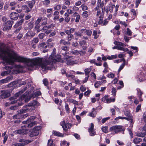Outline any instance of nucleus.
<instances>
[{"label": "nucleus", "mask_w": 146, "mask_h": 146, "mask_svg": "<svg viewBox=\"0 0 146 146\" xmlns=\"http://www.w3.org/2000/svg\"><path fill=\"white\" fill-rule=\"evenodd\" d=\"M0 58L8 63L17 61L24 62L29 66H40L43 71L52 70L54 66L48 60H46L44 58L37 57L31 59L21 57L3 43L0 44Z\"/></svg>", "instance_id": "f257e3e1"}, {"label": "nucleus", "mask_w": 146, "mask_h": 146, "mask_svg": "<svg viewBox=\"0 0 146 146\" xmlns=\"http://www.w3.org/2000/svg\"><path fill=\"white\" fill-rule=\"evenodd\" d=\"M30 105L29 104L28 105L24 107L23 109L20 110V113L13 116V119H18L19 118V116L21 113H24L29 111H31L32 110H35V107Z\"/></svg>", "instance_id": "f03ea898"}, {"label": "nucleus", "mask_w": 146, "mask_h": 146, "mask_svg": "<svg viewBox=\"0 0 146 146\" xmlns=\"http://www.w3.org/2000/svg\"><path fill=\"white\" fill-rule=\"evenodd\" d=\"M72 57L70 56H65L64 59L66 61L67 65H73L74 64H76L78 63V62L77 61L72 60Z\"/></svg>", "instance_id": "7ed1b4c3"}, {"label": "nucleus", "mask_w": 146, "mask_h": 146, "mask_svg": "<svg viewBox=\"0 0 146 146\" xmlns=\"http://www.w3.org/2000/svg\"><path fill=\"white\" fill-rule=\"evenodd\" d=\"M110 130L111 131L114 130L115 133L123 131L122 127L119 125H115L111 127L110 128Z\"/></svg>", "instance_id": "20e7f679"}, {"label": "nucleus", "mask_w": 146, "mask_h": 146, "mask_svg": "<svg viewBox=\"0 0 146 146\" xmlns=\"http://www.w3.org/2000/svg\"><path fill=\"white\" fill-rule=\"evenodd\" d=\"M60 125L62 126L63 130L65 131L67 130L68 128H70L72 126L71 124L70 123H67L66 124L64 121L61 122Z\"/></svg>", "instance_id": "39448f33"}, {"label": "nucleus", "mask_w": 146, "mask_h": 146, "mask_svg": "<svg viewBox=\"0 0 146 146\" xmlns=\"http://www.w3.org/2000/svg\"><path fill=\"white\" fill-rule=\"evenodd\" d=\"M2 94L0 95V97L2 99L6 98L10 96L9 92L7 90H2L1 91Z\"/></svg>", "instance_id": "423d86ee"}, {"label": "nucleus", "mask_w": 146, "mask_h": 146, "mask_svg": "<svg viewBox=\"0 0 146 146\" xmlns=\"http://www.w3.org/2000/svg\"><path fill=\"white\" fill-rule=\"evenodd\" d=\"M103 101L104 100H106L105 102L107 103H109L111 102H114L115 100V98H109L108 96H105L102 98Z\"/></svg>", "instance_id": "0eeeda50"}, {"label": "nucleus", "mask_w": 146, "mask_h": 146, "mask_svg": "<svg viewBox=\"0 0 146 146\" xmlns=\"http://www.w3.org/2000/svg\"><path fill=\"white\" fill-rule=\"evenodd\" d=\"M24 19H22L20 21H17L15 25L14 26V28H18L21 29V25L22 24L23 22L24 21Z\"/></svg>", "instance_id": "6e6552de"}, {"label": "nucleus", "mask_w": 146, "mask_h": 146, "mask_svg": "<svg viewBox=\"0 0 146 146\" xmlns=\"http://www.w3.org/2000/svg\"><path fill=\"white\" fill-rule=\"evenodd\" d=\"M24 19H22L20 21H17L15 25L14 26V28H18L21 29V25L22 24L23 22L24 21Z\"/></svg>", "instance_id": "1a4fd4ad"}, {"label": "nucleus", "mask_w": 146, "mask_h": 146, "mask_svg": "<svg viewBox=\"0 0 146 146\" xmlns=\"http://www.w3.org/2000/svg\"><path fill=\"white\" fill-rule=\"evenodd\" d=\"M94 125L92 123H91L90 127L88 129V131L91 136H94L96 134V132L94 129Z\"/></svg>", "instance_id": "9d476101"}, {"label": "nucleus", "mask_w": 146, "mask_h": 146, "mask_svg": "<svg viewBox=\"0 0 146 146\" xmlns=\"http://www.w3.org/2000/svg\"><path fill=\"white\" fill-rule=\"evenodd\" d=\"M19 15L17 13L12 12L10 14L9 16L11 19L17 20L19 17Z\"/></svg>", "instance_id": "9b49d317"}, {"label": "nucleus", "mask_w": 146, "mask_h": 146, "mask_svg": "<svg viewBox=\"0 0 146 146\" xmlns=\"http://www.w3.org/2000/svg\"><path fill=\"white\" fill-rule=\"evenodd\" d=\"M82 33L83 34H86L88 36H90L92 34V31L90 30H87L86 29H82L81 30Z\"/></svg>", "instance_id": "f8f14e48"}, {"label": "nucleus", "mask_w": 146, "mask_h": 146, "mask_svg": "<svg viewBox=\"0 0 146 146\" xmlns=\"http://www.w3.org/2000/svg\"><path fill=\"white\" fill-rule=\"evenodd\" d=\"M35 3V1L33 0L30 1H27L25 3L26 4L28 5V7L31 11Z\"/></svg>", "instance_id": "ddd939ff"}, {"label": "nucleus", "mask_w": 146, "mask_h": 146, "mask_svg": "<svg viewBox=\"0 0 146 146\" xmlns=\"http://www.w3.org/2000/svg\"><path fill=\"white\" fill-rule=\"evenodd\" d=\"M54 56V58H56V59L53 60V61H52V59H51L50 60H49L48 59L49 62H51V63H52V64L54 65L53 68H52V70L53 69H54L55 68L54 63L56 61H57V59L59 60L60 58V56L59 55H57V56L55 55Z\"/></svg>", "instance_id": "4468645a"}, {"label": "nucleus", "mask_w": 146, "mask_h": 146, "mask_svg": "<svg viewBox=\"0 0 146 146\" xmlns=\"http://www.w3.org/2000/svg\"><path fill=\"white\" fill-rule=\"evenodd\" d=\"M13 78V77L9 76L7 77L6 78L1 80L0 82L1 83H6L12 80Z\"/></svg>", "instance_id": "2eb2a0df"}, {"label": "nucleus", "mask_w": 146, "mask_h": 146, "mask_svg": "<svg viewBox=\"0 0 146 146\" xmlns=\"http://www.w3.org/2000/svg\"><path fill=\"white\" fill-rule=\"evenodd\" d=\"M27 129H22L15 131V132L17 134L23 135L27 133Z\"/></svg>", "instance_id": "dca6fc26"}, {"label": "nucleus", "mask_w": 146, "mask_h": 146, "mask_svg": "<svg viewBox=\"0 0 146 146\" xmlns=\"http://www.w3.org/2000/svg\"><path fill=\"white\" fill-rule=\"evenodd\" d=\"M56 54V49L55 48H54L53 49V52H52L51 54L50 55V57H49L48 59L49 60H50L51 59H52V61H53V60L56 59V58H54V56Z\"/></svg>", "instance_id": "f3484780"}, {"label": "nucleus", "mask_w": 146, "mask_h": 146, "mask_svg": "<svg viewBox=\"0 0 146 146\" xmlns=\"http://www.w3.org/2000/svg\"><path fill=\"white\" fill-rule=\"evenodd\" d=\"M22 9L23 10H26L25 12L28 13L30 12L31 11L28 6L26 5H23L21 7Z\"/></svg>", "instance_id": "a211bd4d"}, {"label": "nucleus", "mask_w": 146, "mask_h": 146, "mask_svg": "<svg viewBox=\"0 0 146 146\" xmlns=\"http://www.w3.org/2000/svg\"><path fill=\"white\" fill-rule=\"evenodd\" d=\"M21 79H19L17 80V81H15L13 82V84H19L22 85H24L26 84V82L25 81H23L21 82Z\"/></svg>", "instance_id": "6ab92c4d"}, {"label": "nucleus", "mask_w": 146, "mask_h": 146, "mask_svg": "<svg viewBox=\"0 0 146 146\" xmlns=\"http://www.w3.org/2000/svg\"><path fill=\"white\" fill-rule=\"evenodd\" d=\"M59 14V12L57 11H55L53 14V15L54 16V17L53 18V20L54 21H56L57 20H58L59 18V16H58V15Z\"/></svg>", "instance_id": "aec40b11"}, {"label": "nucleus", "mask_w": 146, "mask_h": 146, "mask_svg": "<svg viewBox=\"0 0 146 146\" xmlns=\"http://www.w3.org/2000/svg\"><path fill=\"white\" fill-rule=\"evenodd\" d=\"M35 119V117L33 116L31 117L27 120L23 121L22 123L23 124H28L30 122H31L32 120H33Z\"/></svg>", "instance_id": "412c9836"}, {"label": "nucleus", "mask_w": 146, "mask_h": 146, "mask_svg": "<svg viewBox=\"0 0 146 146\" xmlns=\"http://www.w3.org/2000/svg\"><path fill=\"white\" fill-rule=\"evenodd\" d=\"M52 133L55 135L59 137H62L64 136V135L62 133H60L59 132H58L55 131H53Z\"/></svg>", "instance_id": "4be33fe9"}, {"label": "nucleus", "mask_w": 146, "mask_h": 146, "mask_svg": "<svg viewBox=\"0 0 146 146\" xmlns=\"http://www.w3.org/2000/svg\"><path fill=\"white\" fill-rule=\"evenodd\" d=\"M35 32L33 31L30 30L27 33L26 35L27 36L32 37L35 35Z\"/></svg>", "instance_id": "5701e85b"}, {"label": "nucleus", "mask_w": 146, "mask_h": 146, "mask_svg": "<svg viewBox=\"0 0 146 146\" xmlns=\"http://www.w3.org/2000/svg\"><path fill=\"white\" fill-rule=\"evenodd\" d=\"M104 17L103 15H101L100 16H99V20L98 21V24L99 25H102L103 23V18Z\"/></svg>", "instance_id": "b1692460"}, {"label": "nucleus", "mask_w": 146, "mask_h": 146, "mask_svg": "<svg viewBox=\"0 0 146 146\" xmlns=\"http://www.w3.org/2000/svg\"><path fill=\"white\" fill-rule=\"evenodd\" d=\"M142 141V139L139 138L135 137L133 140V142L135 144L139 143Z\"/></svg>", "instance_id": "393cba45"}, {"label": "nucleus", "mask_w": 146, "mask_h": 146, "mask_svg": "<svg viewBox=\"0 0 146 146\" xmlns=\"http://www.w3.org/2000/svg\"><path fill=\"white\" fill-rule=\"evenodd\" d=\"M93 110L92 112L89 114V115L92 117H94L96 116V111L93 108Z\"/></svg>", "instance_id": "a878e982"}, {"label": "nucleus", "mask_w": 146, "mask_h": 146, "mask_svg": "<svg viewBox=\"0 0 146 146\" xmlns=\"http://www.w3.org/2000/svg\"><path fill=\"white\" fill-rule=\"evenodd\" d=\"M39 133L38 131L33 130L31 132V133L30 135L31 137H33L34 136H36L38 135Z\"/></svg>", "instance_id": "bb28decb"}, {"label": "nucleus", "mask_w": 146, "mask_h": 146, "mask_svg": "<svg viewBox=\"0 0 146 146\" xmlns=\"http://www.w3.org/2000/svg\"><path fill=\"white\" fill-rule=\"evenodd\" d=\"M48 44H46L45 43H43L40 44L39 45V47L42 49L46 48L47 47Z\"/></svg>", "instance_id": "cd10ccee"}, {"label": "nucleus", "mask_w": 146, "mask_h": 146, "mask_svg": "<svg viewBox=\"0 0 146 146\" xmlns=\"http://www.w3.org/2000/svg\"><path fill=\"white\" fill-rule=\"evenodd\" d=\"M90 62L91 63H93L95 64L96 66H100L102 65V63H97L96 62V60L95 59H93L90 60Z\"/></svg>", "instance_id": "c85d7f7f"}, {"label": "nucleus", "mask_w": 146, "mask_h": 146, "mask_svg": "<svg viewBox=\"0 0 146 146\" xmlns=\"http://www.w3.org/2000/svg\"><path fill=\"white\" fill-rule=\"evenodd\" d=\"M11 72L10 70H8L2 72L1 74V75L2 76L7 75V74H10Z\"/></svg>", "instance_id": "c756f323"}, {"label": "nucleus", "mask_w": 146, "mask_h": 146, "mask_svg": "<svg viewBox=\"0 0 146 146\" xmlns=\"http://www.w3.org/2000/svg\"><path fill=\"white\" fill-rule=\"evenodd\" d=\"M13 23V21H8L6 23H5L4 25L7 26H11V28L12 27V25Z\"/></svg>", "instance_id": "7c9ffc66"}, {"label": "nucleus", "mask_w": 146, "mask_h": 146, "mask_svg": "<svg viewBox=\"0 0 146 146\" xmlns=\"http://www.w3.org/2000/svg\"><path fill=\"white\" fill-rule=\"evenodd\" d=\"M137 93L138 95V96L139 98L140 101V102H141L143 101V99L142 98H141V97L143 94V93L139 89L137 90Z\"/></svg>", "instance_id": "2f4dec72"}, {"label": "nucleus", "mask_w": 146, "mask_h": 146, "mask_svg": "<svg viewBox=\"0 0 146 146\" xmlns=\"http://www.w3.org/2000/svg\"><path fill=\"white\" fill-rule=\"evenodd\" d=\"M114 44L117 46H121L123 47L125 46L124 44L122 43V42L117 41H115L114 42Z\"/></svg>", "instance_id": "473e14b6"}, {"label": "nucleus", "mask_w": 146, "mask_h": 146, "mask_svg": "<svg viewBox=\"0 0 146 146\" xmlns=\"http://www.w3.org/2000/svg\"><path fill=\"white\" fill-rule=\"evenodd\" d=\"M40 26L41 25H35L34 29L36 31L37 33L39 32L41 30L40 29Z\"/></svg>", "instance_id": "72a5a7b5"}, {"label": "nucleus", "mask_w": 146, "mask_h": 146, "mask_svg": "<svg viewBox=\"0 0 146 146\" xmlns=\"http://www.w3.org/2000/svg\"><path fill=\"white\" fill-rule=\"evenodd\" d=\"M70 53L72 54L78 55H79V52L78 50L72 49L70 51Z\"/></svg>", "instance_id": "f704fd0d"}, {"label": "nucleus", "mask_w": 146, "mask_h": 146, "mask_svg": "<svg viewBox=\"0 0 146 146\" xmlns=\"http://www.w3.org/2000/svg\"><path fill=\"white\" fill-rule=\"evenodd\" d=\"M117 49L119 50H123L125 52H127L128 51V49L127 48H123V47L118 46Z\"/></svg>", "instance_id": "c9c22d12"}, {"label": "nucleus", "mask_w": 146, "mask_h": 146, "mask_svg": "<svg viewBox=\"0 0 146 146\" xmlns=\"http://www.w3.org/2000/svg\"><path fill=\"white\" fill-rule=\"evenodd\" d=\"M29 105L32 106H37L38 105V103L37 101H33L29 103Z\"/></svg>", "instance_id": "e433bc0d"}, {"label": "nucleus", "mask_w": 146, "mask_h": 146, "mask_svg": "<svg viewBox=\"0 0 146 146\" xmlns=\"http://www.w3.org/2000/svg\"><path fill=\"white\" fill-rule=\"evenodd\" d=\"M84 71H85V75L86 76H89L90 73V72L91 71V69L89 68H86V69H85Z\"/></svg>", "instance_id": "4c0bfd02"}, {"label": "nucleus", "mask_w": 146, "mask_h": 146, "mask_svg": "<svg viewBox=\"0 0 146 146\" xmlns=\"http://www.w3.org/2000/svg\"><path fill=\"white\" fill-rule=\"evenodd\" d=\"M60 44H62L64 45H66L70 44L69 41L66 42L64 40H61L60 41Z\"/></svg>", "instance_id": "58836bf2"}, {"label": "nucleus", "mask_w": 146, "mask_h": 146, "mask_svg": "<svg viewBox=\"0 0 146 146\" xmlns=\"http://www.w3.org/2000/svg\"><path fill=\"white\" fill-rule=\"evenodd\" d=\"M92 35L94 36V38L96 39L98 37V35H97V31L96 30H94L93 31Z\"/></svg>", "instance_id": "ea45409f"}, {"label": "nucleus", "mask_w": 146, "mask_h": 146, "mask_svg": "<svg viewBox=\"0 0 146 146\" xmlns=\"http://www.w3.org/2000/svg\"><path fill=\"white\" fill-rule=\"evenodd\" d=\"M69 143H67L65 141H62L61 142L60 146H69Z\"/></svg>", "instance_id": "a19ab883"}, {"label": "nucleus", "mask_w": 146, "mask_h": 146, "mask_svg": "<svg viewBox=\"0 0 146 146\" xmlns=\"http://www.w3.org/2000/svg\"><path fill=\"white\" fill-rule=\"evenodd\" d=\"M115 6L114 5H111L109 7V11L111 13L113 12V9H115Z\"/></svg>", "instance_id": "79ce46f5"}, {"label": "nucleus", "mask_w": 146, "mask_h": 146, "mask_svg": "<svg viewBox=\"0 0 146 146\" xmlns=\"http://www.w3.org/2000/svg\"><path fill=\"white\" fill-rule=\"evenodd\" d=\"M88 12L87 11H85L83 12L82 16L84 18H87L88 16Z\"/></svg>", "instance_id": "37998d69"}, {"label": "nucleus", "mask_w": 146, "mask_h": 146, "mask_svg": "<svg viewBox=\"0 0 146 146\" xmlns=\"http://www.w3.org/2000/svg\"><path fill=\"white\" fill-rule=\"evenodd\" d=\"M117 57V55H112L111 56H108L107 57V59L109 60H112L113 59L116 58Z\"/></svg>", "instance_id": "c03bdc74"}, {"label": "nucleus", "mask_w": 146, "mask_h": 146, "mask_svg": "<svg viewBox=\"0 0 146 146\" xmlns=\"http://www.w3.org/2000/svg\"><path fill=\"white\" fill-rule=\"evenodd\" d=\"M65 108L67 113H70V108L67 103L65 104Z\"/></svg>", "instance_id": "a18cd8bd"}, {"label": "nucleus", "mask_w": 146, "mask_h": 146, "mask_svg": "<svg viewBox=\"0 0 146 146\" xmlns=\"http://www.w3.org/2000/svg\"><path fill=\"white\" fill-rule=\"evenodd\" d=\"M146 133H144V132H143V133H139L137 134V135L138 136L140 137H143L145 136Z\"/></svg>", "instance_id": "49530a36"}, {"label": "nucleus", "mask_w": 146, "mask_h": 146, "mask_svg": "<svg viewBox=\"0 0 146 146\" xmlns=\"http://www.w3.org/2000/svg\"><path fill=\"white\" fill-rule=\"evenodd\" d=\"M4 27L3 29V30L4 31H8L11 29V26H7L6 25Z\"/></svg>", "instance_id": "de8ad7c7"}, {"label": "nucleus", "mask_w": 146, "mask_h": 146, "mask_svg": "<svg viewBox=\"0 0 146 146\" xmlns=\"http://www.w3.org/2000/svg\"><path fill=\"white\" fill-rule=\"evenodd\" d=\"M33 120H32L31 122L28 123L27 125V126L29 127H31L35 125V122H33L32 121Z\"/></svg>", "instance_id": "09e8293b"}, {"label": "nucleus", "mask_w": 146, "mask_h": 146, "mask_svg": "<svg viewBox=\"0 0 146 146\" xmlns=\"http://www.w3.org/2000/svg\"><path fill=\"white\" fill-rule=\"evenodd\" d=\"M97 4H99V6H100L102 8V11L103 12V6H104V3L103 1H100V2H98Z\"/></svg>", "instance_id": "8fccbe9b"}, {"label": "nucleus", "mask_w": 146, "mask_h": 146, "mask_svg": "<svg viewBox=\"0 0 146 146\" xmlns=\"http://www.w3.org/2000/svg\"><path fill=\"white\" fill-rule=\"evenodd\" d=\"M116 89L115 88L113 87L112 89L111 92L112 95L114 96H115L116 94Z\"/></svg>", "instance_id": "3c124183"}, {"label": "nucleus", "mask_w": 146, "mask_h": 146, "mask_svg": "<svg viewBox=\"0 0 146 146\" xmlns=\"http://www.w3.org/2000/svg\"><path fill=\"white\" fill-rule=\"evenodd\" d=\"M50 1L49 0H45L43 1V4L45 6L48 5L50 3Z\"/></svg>", "instance_id": "603ef678"}, {"label": "nucleus", "mask_w": 146, "mask_h": 146, "mask_svg": "<svg viewBox=\"0 0 146 146\" xmlns=\"http://www.w3.org/2000/svg\"><path fill=\"white\" fill-rule=\"evenodd\" d=\"M127 31H126L127 34L128 36H130L131 35L132 33L131 31L129 28H127Z\"/></svg>", "instance_id": "864d4df0"}, {"label": "nucleus", "mask_w": 146, "mask_h": 146, "mask_svg": "<svg viewBox=\"0 0 146 146\" xmlns=\"http://www.w3.org/2000/svg\"><path fill=\"white\" fill-rule=\"evenodd\" d=\"M28 25L30 29H31L34 27V25L32 21H31L28 24Z\"/></svg>", "instance_id": "5fc2aeb1"}, {"label": "nucleus", "mask_w": 146, "mask_h": 146, "mask_svg": "<svg viewBox=\"0 0 146 146\" xmlns=\"http://www.w3.org/2000/svg\"><path fill=\"white\" fill-rule=\"evenodd\" d=\"M82 8V9L83 11H86L88 10V7L85 5H82L81 6Z\"/></svg>", "instance_id": "6e6d98bb"}, {"label": "nucleus", "mask_w": 146, "mask_h": 146, "mask_svg": "<svg viewBox=\"0 0 146 146\" xmlns=\"http://www.w3.org/2000/svg\"><path fill=\"white\" fill-rule=\"evenodd\" d=\"M91 92V91L90 90H88L87 91L85 92L84 94L85 96H88L90 93Z\"/></svg>", "instance_id": "4d7b16f0"}, {"label": "nucleus", "mask_w": 146, "mask_h": 146, "mask_svg": "<svg viewBox=\"0 0 146 146\" xmlns=\"http://www.w3.org/2000/svg\"><path fill=\"white\" fill-rule=\"evenodd\" d=\"M80 90L82 92H84L86 90V88L85 86L82 85L80 87Z\"/></svg>", "instance_id": "13d9d810"}, {"label": "nucleus", "mask_w": 146, "mask_h": 146, "mask_svg": "<svg viewBox=\"0 0 146 146\" xmlns=\"http://www.w3.org/2000/svg\"><path fill=\"white\" fill-rule=\"evenodd\" d=\"M143 120L145 123H146V111L144 112L143 115Z\"/></svg>", "instance_id": "bf43d9fd"}, {"label": "nucleus", "mask_w": 146, "mask_h": 146, "mask_svg": "<svg viewBox=\"0 0 146 146\" xmlns=\"http://www.w3.org/2000/svg\"><path fill=\"white\" fill-rule=\"evenodd\" d=\"M43 84L45 86H47L48 84V82L47 79H45L43 80Z\"/></svg>", "instance_id": "052dcab7"}, {"label": "nucleus", "mask_w": 146, "mask_h": 146, "mask_svg": "<svg viewBox=\"0 0 146 146\" xmlns=\"http://www.w3.org/2000/svg\"><path fill=\"white\" fill-rule=\"evenodd\" d=\"M45 36V34L44 33H42L38 35V37L40 39H42L44 37V36Z\"/></svg>", "instance_id": "680f3d73"}, {"label": "nucleus", "mask_w": 146, "mask_h": 146, "mask_svg": "<svg viewBox=\"0 0 146 146\" xmlns=\"http://www.w3.org/2000/svg\"><path fill=\"white\" fill-rule=\"evenodd\" d=\"M53 145V141L52 140H49L48 141V145L49 146H52Z\"/></svg>", "instance_id": "e2e57ef3"}, {"label": "nucleus", "mask_w": 146, "mask_h": 146, "mask_svg": "<svg viewBox=\"0 0 146 146\" xmlns=\"http://www.w3.org/2000/svg\"><path fill=\"white\" fill-rule=\"evenodd\" d=\"M38 41V38H35L32 40L33 42L35 44L37 43Z\"/></svg>", "instance_id": "0e129e2a"}, {"label": "nucleus", "mask_w": 146, "mask_h": 146, "mask_svg": "<svg viewBox=\"0 0 146 146\" xmlns=\"http://www.w3.org/2000/svg\"><path fill=\"white\" fill-rule=\"evenodd\" d=\"M108 128L106 127H103L102 128V131L105 133H107L108 132Z\"/></svg>", "instance_id": "69168bd1"}, {"label": "nucleus", "mask_w": 146, "mask_h": 146, "mask_svg": "<svg viewBox=\"0 0 146 146\" xmlns=\"http://www.w3.org/2000/svg\"><path fill=\"white\" fill-rule=\"evenodd\" d=\"M125 65V63H123L120 66L118 70L119 73L122 70Z\"/></svg>", "instance_id": "338daca9"}, {"label": "nucleus", "mask_w": 146, "mask_h": 146, "mask_svg": "<svg viewBox=\"0 0 146 146\" xmlns=\"http://www.w3.org/2000/svg\"><path fill=\"white\" fill-rule=\"evenodd\" d=\"M73 37L72 35L71 34L68 35V41H70Z\"/></svg>", "instance_id": "774afa93"}]
</instances>
